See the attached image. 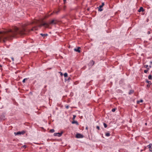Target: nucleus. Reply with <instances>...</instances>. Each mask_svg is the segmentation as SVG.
Listing matches in <instances>:
<instances>
[{
	"label": "nucleus",
	"instance_id": "nucleus-1",
	"mask_svg": "<svg viewBox=\"0 0 152 152\" xmlns=\"http://www.w3.org/2000/svg\"><path fill=\"white\" fill-rule=\"evenodd\" d=\"M27 25L26 24H24L20 28H18L15 26L13 27L12 30L5 29L3 31H0V42H5L6 40L11 39L17 35H23L31 31L37 30V27H36L33 28L31 30L27 29L26 28Z\"/></svg>",
	"mask_w": 152,
	"mask_h": 152
},
{
	"label": "nucleus",
	"instance_id": "nucleus-2",
	"mask_svg": "<svg viewBox=\"0 0 152 152\" xmlns=\"http://www.w3.org/2000/svg\"><path fill=\"white\" fill-rule=\"evenodd\" d=\"M35 24L36 25L39 27H41L42 26H44L45 28H48L49 26V24L45 23H42L40 24V22L39 20H35L31 22L30 24Z\"/></svg>",
	"mask_w": 152,
	"mask_h": 152
},
{
	"label": "nucleus",
	"instance_id": "nucleus-3",
	"mask_svg": "<svg viewBox=\"0 0 152 152\" xmlns=\"http://www.w3.org/2000/svg\"><path fill=\"white\" fill-rule=\"evenodd\" d=\"M76 137L77 138H82L83 136L80 134H77L76 135Z\"/></svg>",
	"mask_w": 152,
	"mask_h": 152
},
{
	"label": "nucleus",
	"instance_id": "nucleus-4",
	"mask_svg": "<svg viewBox=\"0 0 152 152\" xmlns=\"http://www.w3.org/2000/svg\"><path fill=\"white\" fill-rule=\"evenodd\" d=\"M62 134V132L61 133H55L54 134V135L55 136H58V137H60L61 136Z\"/></svg>",
	"mask_w": 152,
	"mask_h": 152
},
{
	"label": "nucleus",
	"instance_id": "nucleus-5",
	"mask_svg": "<svg viewBox=\"0 0 152 152\" xmlns=\"http://www.w3.org/2000/svg\"><path fill=\"white\" fill-rule=\"evenodd\" d=\"M25 133V132L24 131H22L21 132H18L16 133V135L18 134H23Z\"/></svg>",
	"mask_w": 152,
	"mask_h": 152
},
{
	"label": "nucleus",
	"instance_id": "nucleus-6",
	"mask_svg": "<svg viewBox=\"0 0 152 152\" xmlns=\"http://www.w3.org/2000/svg\"><path fill=\"white\" fill-rule=\"evenodd\" d=\"M80 47H78L77 48H75L74 49V50L76 52H78V53H80Z\"/></svg>",
	"mask_w": 152,
	"mask_h": 152
},
{
	"label": "nucleus",
	"instance_id": "nucleus-7",
	"mask_svg": "<svg viewBox=\"0 0 152 152\" xmlns=\"http://www.w3.org/2000/svg\"><path fill=\"white\" fill-rule=\"evenodd\" d=\"M56 23V20H53L50 21V24H55Z\"/></svg>",
	"mask_w": 152,
	"mask_h": 152
},
{
	"label": "nucleus",
	"instance_id": "nucleus-8",
	"mask_svg": "<svg viewBox=\"0 0 152 152\" xmlns=\"http://www.w3.org/2000/svg\"><path fill=\"white\" fill-rule=\"evenodd\" d=\"M102 6H101V5L99 6V7H98L99 8V9H98V11H102L103 9L102 8Z\"/></svg>",
	"mask_w": 152,
	"mask_h": 152
},
{
	"label": "nucleus",
	"instance_id": "nucleus-9",
	"mask_svg": "<svg viewBox=\"0 0 152 152\" xmlns=\"http://www.w3.org/2000/svg\"><path fill=\"white\" fill-rule=\"evenodd\" d=\"M144 11V10L143 9V7H140V8L139 10H138V11L139 12H143Z\"/></svg>",
	"mask_w": 152,
	"mask_h": 152
},
{
	"label": "nucleus",
	"instance_id": "nucleus-10",
	"mask_svg": "<svg viewBox=\"0 0 152 152\" xmlns=\"http://www.w3.org/2000/svg\"><path fill=\"white\" fill-rule=\"evenodd\" d=\"M72 124H76L77 125H78V122L77 121H73L72 122Z\"/></svg>",
	"mask_w": 152,
	"mask_h": 152
},
{
	"label": "nucleus",
	"instance_id": "nucleus-11",
	"mask_svg": "<svg viewBox=\"0 0 152 152\" xmlns=\"http://www.w3.org/2000/svg\"><path fill=\"white\" fill-rule=\"evenodd\" d=\"M40 35H41L42 37H45L47 36L48 35L47 34H41Z\"/></svg>",
	"mask_w": 152,
	"mask_h": 152
},
{
	"label": "nucleus",
	"instance_id": "nucleus-12",
	"mask_svg": "<svg viewBox=\"0 0 152 152\" xmlns=\"http://www.w3.org/2000/svg\"><path fill=\"white\" fill-rule=\"evenodd\" d=\"M90 64H91V65L92 66V65H93L94 64V61H90Z\"/></svg>",
	"mask_w": 152,
	"mask_h": 152
},
{
	"label": "nucleus",
	"instance_id": "nucleus-13",
	"mask_svg": "<svg viewBox=\"0 0 152 152\" xmlns=\"http://www.w3.org/2000/svg\"><path fill=\"white\" fill-rule=\"evenodd\" d=\"M146 82L148 84H149V85H151V81H148V80H146Z\"/></svg>",
	"mask_w": 152,
	"mask_h": 152
},
{
	"label": "nucleus",
	"instance_id": "nucleus-14",
	"mask_svg": "<svg viewBox=\"0 0 152 152\" xmlns=\"http://www.w3.org/2000/svg\"><path fill=\"white\" fill-rule=\"evenodd\" d=\"M134 92V91L132 90H130L129 94H132Z\"/></svg>",
	"mask_w": 152,
	"mask_h": 152
},
{
	"label": "nucleus",
	"instance_id": "nucleus-15",
	"mask_svg": "<svg viewBox=\"0 0 152 152\" xmlns=\"http://www.w3.org/2000/svg\"><path fill=\"white\" fill-rule=\"evenodd\" d=\"M148 78L149 80H151L152 79V76L151 75H149L148 77Z\"/></svg>",
	"mask_w": 152,
	"mask_h": 152
},
{
	"label": "nucleus",
	"instance_id": "nucleus-16",
	"mask_svg": "<svg viewBox=\"0 0 152 152\" xmlns=\"http://www.w3.org/2000/svg\"><path fill=\"white\" fill-rule=\"evenodd\" d=\"M54 130L53 129H51L50 130V133H53V132H54Z\"/></svg>",
	"mask_w": 152,
	"mask_h": 152
},
{
	"label": "nucleus",
	"instance_id": "nucleus-17",
	"mask_svg": "<svg viewBox=\"0 0 152 152\" xmlns=\"http://www.w3.org/2000/svg\"><path fill=\"white\" fill-rule=\"evenodd\" d=\"M105 135L107 137H109L110 135V134L109 133H106Z\"/></svg>",
	"mask_w": 152,
	"mask_h": 152
},
{
	"label": "nucleus",
	"instance_id": "nucleus-18",
	"mask_svg": "<svg viewBox=\"0 0 152 152\" xmlns=\"http://www.w3.org/2000/svg\"><path fill=\"white\" fill-rule=\"evenodd\" d=\"M68 74L67 73H65L64 74V76L65 77H67Z\"/></svg>",
	"mask_w": 152,
	"mask_h": 152
},
{
	"label": "nucleus",
	"instance_id": "nucleus-19",
	"mask_svg": "<svg viewBox=\"0 0 152 152\" xmlns=\"http://www.w3.org/2000/svg\"><path fill=\"white\" fill-rule=\"evenodd\" d=\"M27 78H25L23 79L22 81L23 83H25V82L26 80H27Z\"/></svg>",
	"mask_w": 152,
	"mask_h": 152
},
{
	"label": "nucleus",
	"instance_id": "nucleus-20",
	"mask_svg": "<svg viewBox=\"0 0 152 152\" xmlns=\"http://www.w3.org/2000/svg\"><path fill=\"white\" fill-rule=\"evenodd\" d=\"M143 102V100H140V101H138L137 102V103H139L140 102Z\"/></svg>",
	"mask_w": 152,
	"mask_h": 152
},
{
	"label": "nucleus",
	"instance_id": "nucleus-21",
	"mask_svg": "<svg viewBox=\"0 0 152 152\" xmlns=\"http://www.w3.org/2000/svg\"><path fill=\"white\" fill-rule=\"evenodd\" d=\"M116 110V108H114L112 109V111L113 112H114L115 111V110Z\"/></svg>",
	"mask_w": 152,
	"mask_h": 152
},
{
	"label": "nucleus",
	"instance_id": "nucleus-22",
	"mask_svg": "<svg viewBox=\"0 0 152 152\" xmlns=\"http://www.w3.org/2000/svg\"><path fill=\"white\" fill-rule=\"evenodd\" d=\"M103 125L105 128H106L107 127V125L105 123H104Z\"/></svg>",
	"mask_w": 152,
	"mask_h": 152
},
{
	"label": "nucleus",
	"instance_id": "nucleus-23",
	"mask_svg": "<svg viewBox=\"0 0 152 152\" xmlns=\"http://www.w3.org/2000/svg\"><path fill=\"white\" fill-rule=\"evenodd\" d=\"M144 67L145 68H147L148 67V65H145L144 66Z\"/></svg>",
	"mask_w": 152,
	"mask_h": 152
},
{
	"label": "nucleus",
	"instance_id": "nucleus-24",
	"mask_svg": "<svg viewBox=\"0 0 152 152\" xmlns=\"http://www.w3.org/2000/svg\"><path fill=\"white\" fill-rule=\"evenodd\" d=\"M148 71V70H144V72L145 73H146Z\"/></svg>",
	"mask_w": 152,
	"mask_h": 152
},
{
	"label": "nucleus",
	"instance_id": "nucleus-25",
	"mask_svg": "<svg viewBox=\"0 0 152 152\" xmlns=\"http://www.w3.org/2000/svg\"><path fill=\"white\" fill-rule=\"evenodd\" d=\"M76 117V115H73V119H74Z\"/></svg>",
	"mask_w": 152,
	"mask_h": 152
},
{
	"label": "nucleus",
	"instance_id": "nucleus-26",
	"mask_svg": "<svg viewBox=\"0 0 152 152\" xmlns=\"http://www.w3.org/2000/svg\"><path fill=\"white\" fill-rule=\"evenodd\" d=\"M96 128L98 130H99L100 129V128H99V126H97L96 127Z\"/></svg>",
	"mask_w": 152,
	"mask_h": 152
},
{
	"label": "nucleus",
	"instance_id": "nucleus-27",
	"mask_svg": "<svg viewBox=\"0 0 152 152\" xmlns=\"http://www.w3.org/2000/svg\"><path fill=\"white\" fill-rule=\"evenodd\" d=\"M152 145L151 144H150L148 146V148H150L151 146Z\"/></svg>",
	"mask_w": 152,
	"mask_h": 152
},
{
	"label": "nucleus",
	"instance_id": "nucleus-28",
	"mask_svg": "<svg viewBox=\"0 0 152 152\" xmlns=\"http://www.w3.org/2000/svg\"><path fill=\"white\" fill-rule=\"evenodd\" d=\"M70 77H69V78H68V79H67V80L69 82V81H70Z\"/></svg>",
	"mask_w": 152,
	"mask_h": 152
},
{
	"label": "nucleus",
	"instance_id": "nucleus-29",
	"mask_svg": "<svg viewBox=\"0 0 152 152\" xmlns=\"http://www.w3.org/2000/svg\"><path fill=\"white\" fill-rule=\"evenodd\" d=\"M66 107L67 109H68L69 108V106L68 105H67L66 106Z\"/></svg>",
	"mask_w": 152,
	"mask_h": 152
},
{
	"label": "nucleus",
	"instance_id": "nucleus-30",
	"mask_svg": "<svg viewBox=\"0 0 152 152\" xmlns=\"http://www.w3.org/2000/svg\"><path fill=\"white\" fill-rule=\"evenodd\" d=\"M104 5V3H102V4L101 5L102 6V7H103Z\"/></svg>",
	"mask_w": 152,
	"mask_h": 152
},
{
	"label": "nucleus",
	"instance_id": "nucleus-31",
	"mask_svg": "<svg viewBox=\"0 0 152 152\" xmlns=\"http://www.w3.org/2000/svg\"><path fill=\"white\" fill-rule=\"evenodd\" d=\"M150 85H149V84H148V85H147V87H150Z\"/></svg>",
	"mask_w": 152,
	"mask_h": 152
},
{
	"label": "nucleus",
	"instance_id": "nucleus-32",
	"mask_svg": "<svg viewBox=\"0 0 152 152\" xmlns=\"http://www.w3.org/2000/svg\"><path fill=\"white\" fill-rule=\"evenodd\" d=\"M150 33H150V31H148V33H148V34H150Z\"/></svg>",
	"mask_w": 152,
	"mask_h": 152
},
{
	"label": "nucleus",
	"instance_id": "nucleus-33",
	"mask_svg": "<svg viewBox=\"0 0 152 152\" xmlns=\"http://www.w3.org/2000/svg\"><path fill=\"white\" fill-rule=\"evenodd\" d=\"M23 147L24 148H26V146L25 145H24L23 146Z\"/></svg>",
	"mask_w": 152,
	"mask_h": 152
},
{
	"label": "nucleus",
	"instance_id": "nucleus-34",
	"mask_svg": "<svg viewBox=\"0 0 152 152\" xmlns=\"http://www.w3.org/2000/svg\"><path fill=\"white\" fill-rule=\"evenodd\" d=\"M59 12V11H56V14H58V13Z\"/></svg>",
	"mask_w": 152,
	"mask_h": 152
},
{
	"label": "nucleus",
	"instance_id": "nucleus-35",
	"mask_svg": "<svg viewBox=\"0 0 152 152\" xmlns=\"http://www.w3.org/2000/svg\"><path fill=\"white\" fill-rule=\"evenodd\" d=\"M66 1V0H63V1L64 2V3H65Z\"/></svg>",
	"mask_w": 152,
	"mask_h": 152
},
{
	"label": "nucleus",
	"instance_id": "nucleus-36",
	"mask_svg": "<svg viewBox=\"0 0 152 152\" xmlns=\"http://www.w3.org/2000/svg\"><path fill=\"white\" fill-rule=\"evenodd\" d=\"M11 59H12V61H14V58H12H12Z\"/></svg>",
	"mask_w": 152,
	"mask_h": 152
},
{
	"label": "nucleus",
	"instance_id": "nucleus-37",
	"mask_svg": "<svg viewBox=\"0 0 152 152\" xmlns=\"http://www.w3.org/2000/svg\"><path fill=\"white\" fill-rule=\"evenodd\" d=\"M149 69H149V68H148V67H147V70H148H148H149Z\"/></svg>",
	"mask_w": 152,
	"mask_h": 152
},
{
	"label": "nucleus",
	"instance_id": "nucleus-38",
	"mask_svg": "<svg viewBox=\"0 0 152 152\" xmlns=\"http://www.w3.org/2000/svg\"><path fill=\"white\" fill-rule=\"evenodd\" d=\"M54 13V12H53V13H51V14L50 15H53V14Z\"/></svg>",
	"mask_w": 152,
	"mask_h": 152
},
{
	"label": "nucleus",
	"instance_id": "nucleus-39",
	"mask_svg": "<svg viewBox=\"0 0 152 152\" xmlns=\"http://www.w3.org/2000/svg\"><path fill=\"white\" fill-rule=\"evenodd\" d=\"M60 73H61V75H63L62 73L61 72H60Z\"/></svg>",
	"mask_w": 152,
	"mask_h": 152
},
{
	"label": "nucleus",
	"instance_id": "nucleus-40",
	"mask_svg": "<svg viewBox=\"0 0 152 152\" xmlns=\"http://www.w3.org/2000/svg\"><path fill=\"white\" fill-rule=\"evenodd\" d=\"M150 63L151 64H152V61H150Z\"/></svg>",
	"mask_w": 152,
	"mask_h": 152
},
{
	"label": "nucleus",
	"instance_id": "nucleus-41",
	"mask_svg": "<svg viewBox=\"0 0 152 152\" xmlns=\"http://www.w3.org/2000/svg\"><path fill=\"white\" fill-rule=\"evenodd\" d=\"M1 67H2L1 65L0 64V68H1Z\"/></svg>",
	"mask_w": 152,
	"mask_h": 152
},
{
	"label": "nucleus",
	"instance_id": "nucleus-42",
	"mask_svg": "<svg viewBox=\"0 0 152 152\" xmlns=\"http://www.w3.org/2000/svg\"><path fill=\"white\" fill-rule=\"evenodd\" d=\"M149 67H150V68H151V65H150V66H149Z\"/></svg>",
	"mask_w": 152,
	"mask_h": 152
},
{
	"label": "nucleus",
	"instance_id": "nucleus-43",
	"mask_svg": "<svg viewBox=\"0 0 152 152\" xmlns=\"http://www.w3.org/2000/svg\"><path fill=\"white\" fill-rule=\"evenodd\" d=\"M145 125H147V123H145Z\"/></svg>",
	"mask_w": 152,
	"mask_h": 152
},
{
	"label": "nucleus",
	"instance_id": "nucleus-44",
	"mask_svg": "<svg viewBox=\"0 0 152 152\" xmlns=\"http://www.w3.org/2000/svg\"><path fill=\"white\" fill-rule=\"evenodd\" d=\"M86 129H88V127H86Z\"/></svg>",
	"mask_w": 152,
	"mask_h": 152
},
{
	"label": "nucleus",
	"instance_id": "nucleus-45",
	"mask_svg": "<svg viewBox=\"0 0 152 152\" xmlns=\"http://www.w3.org/2000/svg\"><path fill=\"white\" fill-rule=\"evenodd\" d=\"M65 80H66V79H65Z\"/></svg>",
	"mask_w": 152,
	"mask_h": 152
}]
</instances>
